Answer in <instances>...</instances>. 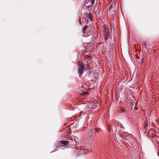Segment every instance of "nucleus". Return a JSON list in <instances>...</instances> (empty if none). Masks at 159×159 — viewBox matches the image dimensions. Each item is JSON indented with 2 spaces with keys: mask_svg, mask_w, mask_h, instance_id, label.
<instances>
[{
  "mask_svg": "<svg viewBox=\"0 0 159 159\" xmlns=\"http://www.w3.org/2000/svg\"><path fill=\"white\" fill-rule=\"evenodd\" d=\"M57 150H54L52 152H55V151H57Z\"/></svg>",
  "mask_w": 159,
  "mask_h": 159,
  "instance_id": "f3484780",
  "label": "nucleus"
},
{
  "mask_svg": "<svg viewBox=\"0 0 159 159\" xmlns=\"http://www.w3.org/2000/svg\"><path fill=\"white\" fill-rule=\"evenodd\" d=\"M148 128V124H146L144 126V127L143 129V132L144 133H147V130Z\"/></svg>",
  "mask_w": 159,
  "mask_h": 159,
  "instance_id": "1a4fd4ad",
  "label": "nucleus"
},
{
  "mask_svg": "<svg viewBox=\"0 0 159 159\" xmlns=\"http://www.w3.org/2000/svg\"><path fill=\"white\" fill-rule=\"evenodd\" d=\"M134 108L136 110H137L138 109L137 107L136 106H135V107H134Z\"/></svg>",
  "mask_w": 159,
  "mask_h": 159,
  "instance_id": "2eb2a0df",
  "label": "nucleus"
},
{
  "mask_svg": "<svg viewBox=\"0 0 159 159\" xmlns=\"http://www.w3.org/2000/svg\"><path fill=\"white\" fill-rule=\"evenodd\" d=\"M84 66L82 65H79V67L78 70V74L80 78L82 76L83 72V70L84 69Z\"/></svg>",
  "mask_w": 159,
  "mask_h": 159,
  "instance_id": "7ed1b4c3",
  "label": "nucleus"
},
{
  "mask_svg": "<svg viewBox=\"0 0 159 159\" xmlns=\"http://www.w3.org/2000/svg\"><path fill=\"white\" fill-rule=\"evenodd\" d=\"M113 126H114V127H116L118 126V125L116 123H115L113 125Z\"/></svg>",
  "mask_w": 159,
  "mask_h": 159,
  "instance_id": "f8f14e48",
  "label": "nucleus"
},
{
  "mask_svg": "<svg viewBox=\"0 0 159 159\" xmlns=\"http://www.w3.org/2000/svg\"><path fill=\"white\" fill-rule=\"evenodd\" d=\"M101 10V9L100 8V5H96L94 9V10L95 12H98V11H100Z\"/></svg>",
  "mask_w": 159,
  "mask_h": 159,
  "instance_id": "39448f33",
  "label": "nucleus"
},
{
  "mask_svg": "<svg viewBox=\"0 0 159 159\" xmlns=\"http://www.w3.org/2000/svg\"><path fill=\"white\" fill-rule=\"evenodd\" d=\"M112 8V6L111 5L109 7L108 9H107V10L109 11L110 10L111 8Z\"/></svg>",
  "mask_w": 159,
  "mask_h": 159,
  "instance_id": "ddd939ff",
  "label": "nucleus"
},
{
  "mask_svg": "<svg viewBox=\"0 0 159 159\" xmlns=\"http://www.w3.org/2000/svg\"><path fill=\"white\" fill-rule=\"evenodd\" d=\"M144 59L143 58H142V59L141 60V62L139 63L138 64L139 66H140V67H141L142 64L143 62Z\"/></svg>",
  "mask_w": 159,
  "mask_h": 159,
  "instance_id": "9b49d317",
  "label": "nucleus"
},
{
  "mask_svg": "<svg viewBox=\"0 0 159 159\" xmlns=\"http://www.w3.org/2000/svg\"><path fill=\"white\" fill-rule=\"evenodd\" d=\"M60 143L66 145L68 144L69 142L67 141L61 140L60 141Z\"/></svg>",
  "mask_w": 159,
  "mask_h": 159,
  "instance_id": "6e6552de",
  "label": "nucleus"
},
{
  "mask_svg": "<svg viewBox=\"0 0 159 159\" xmlns=\"http://www.w3.org/2000/svg\"><path fill=\"white\" fill-rule=\"evenodd\" d=\"M79 22H80V24L81 25L82 23H81V19H80V18L79 19Z\"/></svg>",
  "mask_w": 159,
  "mask_h": 159,
  "instance_id": "dca6fc26",
  "label": "nucleus"
},
{
  "mask_svg": "<svg viewBox=\"0 0 159 159\" xmlns=\"http://www.w3.org/2000/svg\"><path fill=\"white\" fill-rule=\"evenodd\" d=\"M88 30V26L86 25L84 26L82 29L83 32L85 33L87 30Z\"/></svg>",
  "mask_w": 159,
  "mask_h": 159,
  "instance_id": "9d476101",
  "label": "nucleus"
},
{
  "mask_svg": "<svg viewBox=\"0 0 159 159\" xmlns=\"http://www.w3.org/2000/svg\"><path fill=\"white\" fill-rule=\"evenodd\" d=\"M98 5H100V7L101 3L99 2Z\"/></svg>",
  "mask_w": 159,
  "mask_h": 159,
  "instance_id": "a211bd4d",
  "label": "nucleus"
},
{
  "mask_svg": "<svg viewBox=\"0 0 159 159\" xmlns=\"http://www.w3.org/2000/svg\"><path fill=\"white\" fill-rule=\"evenodd\" d=\"M84 5L87 8H91L94 5L95 0H85Z\"/></svg>",
  "mask_w": 159,
  "mask_h": 159,
  "instance_id": "f257e3e1",
  "label": "nucleus"
},
{
  "mask_svg": "<svg viewBox=\"0 0 159 159\" xmlns=\"http://www.w3.org/2000/svg\"><path fill=\"white\" fill-rule=\"evenodd\" d=\"M87 18L89 19L90 20H93V17L91 12H89L88 14H87Z\"/></svg>",
  "mask_w": 159,
  "mask_h": 159,
  "instance_id": "20e7f679",
  "label": "nucleus"
},
{
  "mask_svg": "<svg viewBox=\"0 0 159 159\" xmlns=\"http://www.w3.org/2000/svg\"><path fill=\"white\" fill-rule=\"evenodd\" d=\"M88 94V93L87 92H84L83 93V94L84 95H85L86 94Z\"/></svg>",
  "mask_w": 159,
  "mask_h": 159,
  "instance_id": "4468645a",
  "label": "nucleus"
},
{
  "mask_svg": "<svg viewBox=\"0 0 159 159\" xmlns=\"http://www.w3.org/2000/svg\"><path fill=\"white\" fill-rule=\"evenodd\" d=\"M110 35L109 30L108 28L104 27V36L105 38V42H107V41L109 39Z\"/></svg>",
  "mask_w": 159,
  "mask_h": 159,
  "instance_id": "f03ea898",
  "label": "nucleus"
},
{
  "mask_svg": "<svg viewBox=\"0 0 159 159\" xmlns=\"http://www.w3.org/2000/svg\"><path fill=\"white\" fill-rule=\"evenodd\" d=\"M103 10H101L98 11V12H97L96 13V14L98 16H103Z\"/></svg>",
  "mask_w": 159,
  "mask_h": 159,
  "instance_id": "423d86ee",
  "label": "nucleus"
},
{
  "mask_svg": "<svg viewBox=\"0 0 159 159\" xmlns=\"http://www.w3.org/2000/svg\"><path fill=\"white\" fill-rule=\"evenodd\" d=\"M90 105L91 106V109H95L96 108L97 106V105L96 103L94 102H92L91 103Z\"/></svg>",
  "mask_w": 159,
  "mask_h": 159,
  "instance_id": "0eeeda50",
  "label": "nucleus"
}]
</instances>
